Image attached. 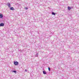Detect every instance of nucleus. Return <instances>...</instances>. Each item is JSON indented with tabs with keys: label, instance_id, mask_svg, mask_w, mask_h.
I'll return each mask as SVG.
<instances>
[{
	"label": "nucleus",
	"instance_id": "obj_1",
	"mask_svg": "<svg viewBox=\"0 0 79 79\" xmlns=\"http://www.w3.org/2000/svg\"><path fill=\"white\" fill-rule=\"evenodd\" d=\"M19 64V63L18 62H16L15 61L14 62V65H15V66H17V65H18Z\"/></svg>",
	"mask_w": 79,
	"mask_h": 79
},
{
	"label": "nucleus",
	"instance_id": "obj_2",
	"mask_svg": "<svg viewBox=\"0 0 79 79\" xmlns=\"http://www.w3.org/2000/svg\"><path fill=\"white\" fill-rule=\"evenodd\" d=\"M7 5L8 6V7H9V8H10L11 5L10 4V2H8L7 3Z\"/></svg>",
	"mask_w": 79,
	"mask_h": 79
},
{
	"label": "nucleus",
	"instance_id": "obj_3",
	"mask_svg": "<svg viewBox=\"0 0 79 79\" xmlns=\"http://www.w3.org/2000/svg\"><path fill=\"white\" fill-rule=\"evenodd\" d=\"M4 26V23H1L0 24V27Z\"/></svg>",
	"mask_w": 79,
	"mask_h": 79
},
{
	"label": "nucleus",
	"instance_id": "obj_4",
	"mask_svg": "<svg viewBox=\"0 0 79 79\" xmlns=\"http://www.w3.org/2000/svg\"><path fill=\"white\" fill-rule=\"evenodd\" d=\"M3 18V15L0 13V18Z\"/></svg>",
	"mask_w": 79,
	"mask_h": 79
},
{
	"label": "nucleus",
	"instance_id": "obj_5",
	"mask_svg": "<svg viewBox=\"0 0 79 79\" xmlns=\"http://www.w3.org/2000/svg\"><path fill=\"white\" fill-rule=\"evenodd\" d=\"M10 10H14L15 9L13 8V7H11L10 8Z\"/></svg>",
	"mask_w": 79,
	"mask_h": 79
},
{
	"label": "nucleus",
	"instance_id": "obj_6",
	"mask_svg": "<svg viewBox=\"0 0 79 79\" xmlns=\"http://www.w3.org/2000/svg\"><path fill=\"white\" fill-rule=\"evenodd\" d=\"M68 8L69 10H71V7H69V6H68Z\"/></svg>",
	"mask_w": 79,
	"mask_h": 79
},
{
	"label": "nucleus",
	"instance_id": "obj_7",
	"mask_svg": "<svg viewBox=\"0 0 79 79\" xmlns=\"http://www.w3.org/2000/svg\"><path fill=\"white\" fill-rule=\"evenodd\" d=\"M43 73L44 74H47V73H46L45 71H43Z\"/></svg>",
	"mask_w": 79,
	"mask_h": 79
},
{
	"label": "nucleus",
	"instance_id": "obj_8",
	"mask_svg": "<svg viewBox=\"0 0 79 79\" xmlns=\"http://www.w3.org/2000/svg\"><path fill=\"white\" fill-rule=\"evenodd\" d=\"M52 15H55L56 14H55V13L53 12H52Z\"/></svg>",
	"mask_w": 79,
	"mask_h": 79
},
{
	"label": "nucleus",
	"instance_id": "obj_9",
	"mask_svg": "<svg viewBox=\"0 0 79 79\" xmlns=\"http://www.w3.org/2000/svg\"><path fill=\"white\" fill-rule=\"evenodd\" d=\"M38 55H39V53H37L36 54V55H35V56H36V57H37V56H38Z\"/></svg>",
	"mask_w": 79,
	"mask_h": 79
},
{
	"label": "nucleus",
	"instance_id": "obj_10",
	"mask_svg": "<svg viewBox=\"0 0 79 79\" xmlns=\"http://www.w3.org/2000/svg\"><path fill=\"white\" fill-rule=\"evenodd\" d=\"M48 69L49 71H51V70H50V67H48Z\"/></svg>",
	"mask_w": 79,
	"mask_h": 79
},
{
	"label": "nucleus",
	"instance_id": "obj_11",
	"mask_svg": "<svg viewBox=\"0 0 79 79\" xmlns=\"http://www.w3.org/2000/svg\"><path fill=\"white\" fill-rule=\"evenodd\" d=\"M13 73H16V71H13Z\"/></svg>",
	"mask_w": 79,
	"mask_h": 79
},
{
	"label": "nucleus",
	"instance_id": "obj_12",
	"mask_svg": "<svg viewBox=\"0 0 79 79\" xmlns=\"http://www.w3.org/2000/svg\"><path fill=\"white\" fill-rule=\"evenodd\" d=\"M27 69H25V72H27Z\"/></svg>",
	"mask_w": 79,
	"mask_h": 79
},
{
	"label": "nucleus",
	"instance_id": "obj_13",
	"mask_svg": "<svg viewBox=\"0 0 79 79\" xmlns=\"http://www.w3.org/2000/svg\"><path fill=\"white\" fill-rule=\"evenodd\" d=\"M26 10H27V9H28V8H26Z\"/></svg>",
	"mask_w": 79,
	"mask_h": 79
},
{
	"label": "nucleus",
	"instance_id": "obj_14",
	"mask_svg": "<svg viewBox=\"0 0 79 79\" xmlns=\"http://www.w3.org/2000/svg\"><path fill=\"white\" fill-rule=\"evenodd\" d=\"M73 8V7H72V8L71 7V8Z\"/></svg>",
	"mask_w": 79,
	"mask_h": 79
}]
</instances>
